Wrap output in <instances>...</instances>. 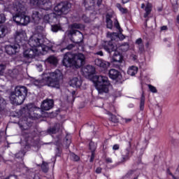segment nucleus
<instances>
[{
  "instance_id": "1",
  "label": "nucleus",
  "mask_w": 179,
  "mask_h": 179,
  "mask_svg": "<svg viewBox=\"0 0 179 179\" xmlns=\"http://www.w3.org/2000/svg\"><path fill=\"white\" fill-rule=\"evenodd\" d=\"M28 44L31 48L24 50L23 52L25 64H30L31 59H34L35 57H38L44 51H47V47L43 44V41L38 36V34L31 36Z\"/></svg>"
},
{
  "instance_id": "2",
  "label": "nucleus",
  "mask_w": 179,
  "mask_h": 179,
  "mask_svg": "<svg viewBox=\"0 0 179 179\" xmlns=\"http://www.w3.org/2000/svg\"><path fill=\"white\" fill-rule=\"evenodd\" d=\"M62 79H64V76L59 70H56L50 73H44L43 74V82L50 87L59 89V85L62 82Z\"/></svg>"
},
{
  "instance_id": "3",
  "label": "nucleus",
  "mask_w": 179,
  "mask_h": 179,
  "mask_svg": "<svg viewBox=\"0 0 179 179\" xmlns=\"http://www.w3.org/2000/svg\"><path fill=\"white\" fill-rule=\"evenodd\" d=\"M94 79L96 80L95 87L99 94H104V93H108L110 92L111 83L107 76H95Z\"/></svg>"
},
{
  "instance_id": "4",
  "label": "nucleus",
  "mask_w": 179,
  "mask_h": 179,
  "mask_svg": "<svg viewBox=\"0 0 179 179\" xmlns=\"http://www.w3.org/2000/svg\"><path fill=\"white\" fill-rule=\"evenodd\" d=\"M27 95V88L24 86H17L15 88V91L11 93L10 100L14 104H23Z\"/></svg>"
},
{
  "instance_id": "5",
  "label": "nucleus",
  "mask_w": 179,
  "mask_h": 179,
  "mask_svg": "<svg viewBox=\"0 0 179 179\" xmlns=\"http://www.w3.org/2000/svg\"><path fill=\"white\" fill-rule=\"evenodd\" d=\"M72 8V4L68 1H62L54 7V12L56 15H65Z\"/></svg>"
},
{
  "instance_id": "6",
  "label": "nucleus",
  "mask_w": 179,
  "mask_h": 179,
  "mask_svg": "<svg viewBox=\"0 0 179 179\" xmlns=\"http://www.w3.org/2000/svg\"><path fill=\"white\" fill-rule=\"evenodd\" d=\"M13 9L16 12L15 15L13 17V21L17 24H22V15L24 13V4L17 2Z\"/></svg>"
},
{
  "instance_id": "7",
  "label": "nucleus",
  "mask_w": 179,
  "mask_h": 179,
  "mask_svg": "<svg viewBox=\"0 0 179 179\" xmlns=\"http://www.w3.org/2000/svg\"><path fill=\"white\" fill-rule=\"evenodd\" d=\"M85 55L82 53H78L76 55H73V66L74 68H80V66H83L85 65Z\"/></svg>"
},
{
  "instance_id": "8",
  "label": "nucleus",
  "mask_w": 179,
  "mask_h": 179,
  "mask_svg": "<svg viewBox=\"0 0 179 179\" xmlns=\"http://www.w3.org/2000/svg\"><path fill=\"white\" fill-rule=\"evenodd\" d=\"M62 64L66 68H71L73 66V54L67 52L64 55Z\"/></svg>"
},
{
  "instance_id": "9",
  "label": "nucleus",
  "mask_w": 179,
  "mask_h": 179,
  "mask_svg": "<svg viewBox=\"0 0 179 179\" xmlns=\"http://www.w3.org/2000/svg\"><path fill=\"white\" fill-rule=\"evenodd\" d=\"M108 73L109 78H110V79H113V80H117V82H120V83H122V82L124 80H122V76L121 75L120 71L116 69H110Z\"/></svg>"
},
{
  "instance_id": "10",
  "label": "nucleus",
  "mask_w": 179,
  "mask_h": 179,
  "mask_svg": "<svg viewBox=\"0 0 179 179\" xmlns=\"http://www.w3.org/2000/svg\"><path fill=\"white\" fill-rule=\"evenodd\" d=\"M15 40L17 44H20V43H23V41H26V40H27V35L26 34V31L22 29L17 31L15 33Z\"/></svg>"
},
{
  "instance_id": "11",
  "label": "nucleus",
  "mask_w": 179,
  "mask_h": 179,
  "mask_svg": "<svg viewBox=\"0 0 179 179\" xmlns=\"http://www.w3.org/2000/svg\"><path fill=\"white\" fill-rule=\"evenodd\" d=\"M19 48H20V44L18 43L7 45L5 47L6 52L8 54V55H15V54L19 51Z\"/></svg>"
},
{
  "instance_id": "12",
  "label": "nucleus",
  "mask_w": 179,
  "mask_h": 179,
  "mask_svg": "<svg viewBox=\"0 0 179 179\" xmlns=\"http://www.w3.org/2000/svg\"><path fill=\"white\" fill-rule=\"evenodd\" d=\"M41 8L43 10H52V5L55 3V0H41Z\"/></svg>"
},
{
  "instance_id": "13",
  "label": "nucleus",
  "mask_w": 179,
  "mask_h": 179,
  "mask_svg": "<svg viewBox=\"0 0 179 179\" xmlns=\"http://www.w3.org/2000/svg\"><path fill=\"white\" fill-rule=\"evenodd\" d=\"M69 34L71 36H75V43L79 44V43H82L83 41V34L78 30H70Z\"/></svg>"
},
{
  "instance_id": "14",
  "label": "nucleus",
  "mask_w": 179,
  "mask_h": 179,
  "mask_svg": "<svg viewBox=\"0 0 179 179\" xmlns=\"http://www.w3.org/2000/svg\"><path fill=\"white\" fill-rule=\"evenodd\" d=\"M54 107V101L52 99L44 100L41 104V108L44 111H48Z\"/></svg>"
},
{
  "instance_id": "15",
  "label": "nucleus",
  "mask_w": 179,
  "mask_h": 179,
  "mask_svg": "<svg viewBox=\"0 0 179 179\" xmlns=\"http://www.w3.org/2000/svg\"><path fill=\"white\" fill-rule=\"evenodd\" d=\"M94 62L96 66H99L100 68H103V69H107V68L110 66V62L106 60H103L101 59H95Z\"/></svg>"
},
{
  "instance_id": "16",
  "label": "nucleus",
  "mask_w": 179,
  "mask_h": 179,
  "mask_svg": "<svg viewBox=\"0 0 179 179\" xmlns=\"http://www.w3.org/2000/svg\"><path fill=\"white\" fill-rule=\"evenodd\" d=\"M103 48L107 52H113V51L116 52L118 50V46L117 45L113 44L112 42L107 43L104 46Z\"/></svg>"
},
{
  "instance_id": "17",
  "label": "nucleus",
  "mask_w": 179,
  "mask_h": 179,
  "mask_svg": "<svg viewBox=\"0 0 179 179\" xmlns=\"http://www.w3.org/2000/svg\"><path fill=\"white\" fill-rule=\"evenodd\" d=\"M22 112L24 113L27 117L30 118V117H31V113H34V108L33 107V105H28L22 109Z\"/></svg>"
},
{
  "instance_id": "18",
  "label": "nucleus",
  "mask_w": 179,
  "mask_h": 179,
  "mask_svg": "<svg viewBox=\"0 0 179 179\" xmlns=\"http://www.w3.org/2000/svg\"><path fill=\"white\" fill-rule=\"evenodd\" d=\"M41 20V14L38 11H34L32 13V22L35 24H38Z\"/></svg>"
},
{
  "instance_id": "19",
  "label": "nucleus",
  "mask_w": 179,
  "mask_h": 179,
  "mask_svg": "<svg viewBox=\"0 0 179 179\" xmlns=\"http://www.w3.org/2000/svg\"><path fill=\"white\" fill-rule=\"evenodd\" d=\"M123 59L124 57L122 56V55L116 50L113 57V62H119L120 64L121 62H122Z\"/></svg>"
},
{
  "instance_id": "20",
  "label": "nucleus",
  "mask_w": 179,
  "mask_h": 179,
  "mask_svg": "<svg viewBox=\"0 0 179 179\" xmlns=\"http://www.w3.org/2000/svg\"><path fill=\"white\" fill-rule=\"evenodd\" d=\"M71 86L73 87H80L82 86V80L78 78H73L71 80Z\"/></svg>"
},
{
  "instance_id": "21",
  "label": "nucleus",
  "mask_w": 179,
  "mask_h": 179,
  "mask_svg": "<svg viewBox=\"0 0 179 179\" xmlns=\"http://www.w3.org/2000/svg\"><path fill=\"white\" fill-rule=\"evenodd\" d=\"M30 23V17L28 15H24V13H22V17H21V24L22 26H26Z\"/></svg>"
},
{
  "instance_id": "22",
  "label": "nucleus",
  "mask_w": 179,
  "mask_h": 179,
  "mask_svg": "<svg viewBox=\"0 0 179 179\" xmlns=\"http://www.w3.org/2000/svg\"><path fill=\"white\" fill-rule=\"evenodd\" d=\"M84 6L88 10L93 9V6H94V0H85Z\"/></svg>"
},
{
  "instance_id": "23",
  "label": "nucleus",
  "mask_w": 179,
  "mask_h": 179,
  "mask_svg": "<svg viewBox=\"0 0 179 179\" xmlns=\"http://www.w3.org/2000/svg\"><path fill=\"white\" fill-rule=\"evenodd\" d=\"M83 72L87 73V75H93L95 72L94 67L93 66L88 65L83 69Z\"/></svg>"
},
{
  "instance_id": "24",
  "label": "nucleus",
  "mask_w": 179,
  "mask_h": 179,
  "mask_svg": "<svg viewBox=\"0 0 179 179\" xmlns=\"http://www.w3.org/2000/svg\"><path fill=\"white\" fill-rule=\"evenodd\" d=\"M128 75H130V76H134V75H136L138 73V67L135 66H132L129 68L127 71Z\"/></svg>"
},
{
  "instance_id": "25",
  "label": "nucleus",
  "mask_w": 179,
  "mask_h": 179,
  "mask_svg": "<svg viewBox=\"0 0 179 179\" xmlns=\"http://www.w3.org/2000/svg\"><path fill=\"white\" fill-rule=\"evenodd\" d=\"M113 15L110 14L106 15V26L108 29H113V21L111 20Z\"/></svg>"
},
{
  "instance_id": "26",
  "label": "nucleus",
  "mask_w": 179,
  "mask_h": 179,
  "mask_svg": "<svg viewBox=\"0 0 179 179\" xmlns=\"http://www.w3.org/2000/svg\"><path fill=\"white\" fill-rule=\"evenodd\" d=\"M117 50H120V51H128L129 50V45L128 43H124V44H118L117 45Z\"/></svg>"
},
{
  "instance_id": "27",
  "label": "nucleus",
  "mask_w": 179,
  "mask_h": 179,
  "mask_svg": "<svg viewBox=\"0 0 179 179\" xmlns=\"http://www.w3.org/2000/svg\"><path fill=\"white\" fill-rule=\"evenodd\" d=\"M145 13L144 14V17H147L150 15V12H152V4L148 3L145 8Z\"/></svg>"
},
{
  "instance_id": "28",
  "label": "nucleus",
  "mask_w": 179,
  "mask_h": 179,
  "mask_svg": "<svg viewBox=\"0 0 179 179\" xmlns=\"http://www.w3.org/2000/svg\"><path fill=\"white\" fill-rule=\"evenodd\" d=\"M47 62L49 64H52V65H57V62H58V59H57V57L54 56H50L47 59Z\"/></svg>"
},
{
  "instance_id": "29",
  "label": "nucleus",
  "mask_w": 179,
  "mask_h": 179,
  "mask_svg": "<svg viewBox=\"0 0 179 179\" xmlns=\"http://www.w3.org/2000/svg\"><path fill=\"white\" fill-rule=\"evenodd\" d=\"M71 30H75V29H85V25L82 24H78V23H74V24H72L71 26Z\"/></svg>"
},
{
  "instance_id": "30",
  "label": "nucleus",
  "mask_w": 179,
  "mask_h": 179,
  "mask_svg": "<svg viewBox=\"0 0 179 179\" xmlns=\"http://www.w3.org/2000/svg\"><path fill=\"white\" fill-rule=\"evenodd\" d=\"M122 159L123 162H125L126 160H128L129 159V150L126 149L123 152H122Z\"/></svg>"
},
{
  "instance_id": "31",
  "label": "nucleus",
  "mask_w": 179,
  "mask_h": 179,
  "mask_svg": "<svg viewBox=\"0 0 179 179\" xmlns=\"http://www.w3.org/2000/svg\"><path fill=\"white\" fill-rule=\"evenodd\" d=\"M145 109V95L142 94L141 97V102H140V110L143 111Z\"/></svg>"
},
{
  "instance_id": "32",
  "label": "nucleus",
  "mask_w": 179,
  "mask_h": 179,
  "mask_svg": "<svg viewBox=\"0 0 179 179\" xmlns=\"http://www.w3.org/2000/svg\"><path fill=\"white\" fill-rule=\"evenodd\" d=\"M116 8H117V9H119V10L121 12V13H123V14L128 13V9L122 7L120 3H117Z\"/></svg>"
},
{
  "instance_id": "33",
  "label": "nucleus",
  "mask_w": 179,
  "mask_h": 179,
  "mask_svg": "<svg viewBox=\"0 0 179 179\" xmlns=\"http://www.w3.org/2000/svg\"><path fill=\"white\" fill-rule=\"evenodd\" d=\"M51 30L54 33H57V31H58L59 30H61V24L52 25Z\"/></svg>"
},
{
  "instance_id": "34",
  "label": "nucleus",
  "mask_w": 179,
  "mask_h": 179,
  "mask_svg": "<svg viewBox=\"0 0 179 179\" xmlns=\"http://www.w3.org/2000/svg\"><path fill=\"white\" fill-rule=\"evenodd\" d=\"M6 34V27H0V38L2 37H5Z\"/></svg>"
},
{
  "instance_id": "35",
  "label": "nucleus",
  "mask_w": 179,
  "mask_h": 179,
  "mask_svg": "<svg viewBox=\"0 0 179 179\" xmlns=\"http://www.w3.org/2000/svg\"><path fill=\"white\" fill-rule=\"evenodd\" d=\"M41 169L44 173H47L48 171V163L43 162Z\"/></svg>"
},
{
  "instance_id": "36",
  "label": "nucleus",
  "mask_w": 179,
  "mask_h": 179,
  "mask_svg": "<svg viewBox=\"0 0 179 179\" xmlns=\"http://www.w3.org/2000/svg\"><path fill=\"white\" fill-rule=\"evenodd\" d=\"M109 115L110 116V120L112 121V122H118V119H117V117L115 115H113L111 114V113L108 112Z\"/></svg>"
},
{
  "instance_id": "37",
  "label": "nucleus",
  "mask_w": 179,
  "mask_h": 179,
  "mask_svg": "<svg viewBox=\"0 0 179 179\" xmlns=\"http://www.w3.org/2000/svg\"><path fill=\"white\" fill-rule=\"evenodd\" d=\"M51 16H52V14H48L44 15L43 17V20L46 22V23H49L50 20L51 19Z\"/></svg>"
},
{
  "instance_id": "38",
  "label": "nucleus",
  "mask_w": 179,
  "mask_h": 179,
  "mask_svg": "<svg viewBox=\"0 0 179 179\" xmlns=\"http://www.w3.org/2000/svg\"><path fill=\"white\" fill-rule=\"evenodd\" d=\"M71 157L72 160H74V162H79V160L80 159L79 157V156L75 155L74 153L71 155Z\"/></svg>"
},
{
  "instance_id": "39",
  "label": "nucleus",
  "mask_w": 179,
  "mask_h": 179,
  "mask_svg": "<svg viewBox=\"0 0 179 179\" xmlns=\"http://www.w3.org/2000/svg\"><path fill=\"white\" fill-rule=\"evenodd\" d=\"M90 149L92 153L94 152V150H96V145H94V143L93 142L90 143Z\"/></svg>"
},
{
  "instance_id": "40",
  "label": "nucleus",
  "mask_w": 179,
  "mask_h": 179,
  "mask_svg": "<svg viewBox=\"0 0 179 179\" xmlns=\"http://www.w3.org/2000/svg\"><path fill=\"white\" fill-rule=\"evenodd\" d=\"M148 87L152 93H156L157 92V89H156L155 87L152 85H148Z\"/></svg>"
},
{
  "instance_id": "41",
  "label": "nucleus",
  "mask_w": 179,
  "mask_h": 179,
  "mask_svg": "<svg viewBox=\"0 0 179 179\" xmlns=\"http://www.w3.org/2000/svg\"><path fill=\"white\" fill-rule=\"evenodd\" d=\"M48 132L49 134H57V132H58V130L57 127H52L48 129Z\"/></svg>"
},
{
  "instance_id": "42",
  "label": "nucleus",
  "mask_w": 179,
  "mask_h": 179,
  "mask_svg": "<svg viewBox=\"0 0 179 179\" xmlns=\"http://www.w3.org/2000/svg\"><path fill=\"white\" fill-rule=\"evenodd\" d=\"M6 68V66H5L3 64L0 65V76L3 75V72H4Z\"/></svg>"
},
{
  "instance_id": "43",
  "label": "nucleus",
  "mask_w": 179,
  "mask_h": 179,
  "mask_svg": "<svg viewBox=\"0 0 179 179\" xmlns=\"http://www.w3.org/2000/svg\"><path fill=\"white\" fill-rule=\"evenodd\" d=\"M6 20V17H5V15L0 14V24L1 23H5Z\"/></svg>"
},
{
  "instance_id": "44",
  "label": "nucleus",
  "mask_w": 179,
  "mask_h": 179,
  "mask_svg": "<svg viewBox=\"0 0 179 179\" xmlns=\"http://www.w3.org/2000/svg\"><path fill=\"white\" fill-rule=\"evenodd\" d=\"M73 47H75L73 44H70L66 48L62 49L61 51L62 52H64V50H72Z\"/></svg>"
},
{
  "instance_id": "45",
  "label": "nucleus",
  "mask_w": 179,
  "mask_h": 179,
  "mask_svg": "<svg viewBox=\"0 0 179 179\" xmlns=\"http://www.w3.org/2000/svg\"><path fill=\"white\" fill-rule=\"evenodd\" d=\"M29 1H30L31 5L38 6V2H39L38 0H29Z\"/></svg>"
},
{
  "instance_id": "46",
  "label": "nucleus",
  "mask_w": 179,
  "mask_h": 179,
  "mask_svg": "<svg viewBox=\"0 0 179 179\" xmlns=\"http://www.w3.org/2000/svg\"><path fill=\"white\" fill-rule=\"evenodd\" d=\"M83 20H84V22L85 23H90V18L87 17L86 15H83Z\"/></svg>"
},
{
  "instance_id": "47",
  "label": "nucleus",
  "mask_w": 179,
  "mask_h": 179,
  "mask_svg": "<svg viewBox=\"0 0 179 179\" xmlns=\"http://www.w3.org/2000/svg\"><path fill=\"white\" fill-rule=\"evenodd\" d=\"M166 174L168 176H171L173 179L174 178V177H176V176H174V175H173V173H171V171H170V169L166 170Z\"/></svg>"
},
{
  "instance_id": "48",
  "label": "nucleus",
  "mask_w": 179,
  "mask_h": 179,
  "mask_svg": "<svg viewBox=\"0 0 179 179\" xmlns=\"http://www.w3.org/2000/svg\"><path fill=\"white\" fill-rule=\"evenodd\" d=\"M34 85L35 86H37L38 87H40V86H41V84L40 83V80H35L34 82Z\"/></svg>"
},
{
  "instance_id": "49",
  "label": "nucleus",
  "mask_w": 179,
  "mask_h": 179,
  "mask_svg": "<svg viewBox=\"0 0 179 179\" xmlns=\"http://www.w3.org/2000/svg\"><path fill=\"white\" fill-rule=\"evenodd\" d=\"M136 43L138 44V45H141L142 44V38H138L136 40Z\"/></svg>"
},
{
  "instance_id": "50",
  "label": "nucleus",
  "mask_w": 179,
  "mask_h": 179,
  "mask_svg": "<svg viewBox=\"0 0 179 179\" xmlns=\"http://www.w3.org/2000/svg\"><path fill=\"white\" fill-rule=\"evenodd\" d=\"M113 150H118L120 149V145L118 144H115L113 147Z\"/></svg>"
},
{
  "instance_id": "51",
  "label": "nucleus",
  "mask_w": 179,
  "mask_h": 179,
  "mask_svg": "<svg viewBox=\"0 0 179 179\" xmlns=\"http://www.w3.org/2000/svg\"><path fill=\"white\" fill-rule=\"evenodd\" d=\"M132 174H134V171H129L127 173V177H131V176H132Z\"/></svg>"
},
{
  "instance_id": "52",
  "label": "nucleus",
  "mask_w": 179,
  "mask_h": 179,
  "mask_svg": "<svg viewBox=\"0 0 179 179\" xmlns=\"http://www.w3.org/2000/svg\"><path fill=\"white\" fill-rule=\"evenodd\" d=\"M93 160H94V152H92V156H91V159H90V162L92 163V162H93Z\"/></svg>"
},
{
  "instance_id": "53",
  "label": "nucleus",
  "mask_w": 179,
  "mask_h": 179,
  "mask_svg": "<svg viewBox=\"0 0 179 179\" xmlns=\"http://www.w3.org/2000/svg\"><path fill=\"white\" fill-rule=\"evenodd\" d=\"M96 173L97 174H100V173H101V168L99 167L96 169Z\"/></svg>"
},
{
  "instance_id": "54",
  "label": "nucleus",
  "mask_w": 179,
  "mask_h": 179,
  "mask_svg": "<svg viewBox=\"0 0 179 179\" xmlns=\"http://www.w3.org/2000/svg\"><path fill=\"white\" fill-rule=\"evenodd\" d=\"M95 55H100V57H103V51L96 52Z\"/></svg>"
},
{
  "instance_id": "55",
  "label": "nucleus",
  "mask_w": 179,
  "mask_h": 179,
  "mask_svg": "<svg viewBox=\"0 0 179 179\" xmlns=\"http://www.w3.org/2000/svg\"><path fill=\"white\" fill-rule=\"evenodd\" d=\"M106 163H113V159L111 158H106Z\"/></svg>"
},
{
  "instance_id": "56",
  "label": "nucleus",
  "mask_w": 179,
  "mask_h": 179,
  "mask_svg": "<svg viewBox=\"0 0 179 179\" xmlns=\"http://www.w3.org/2000/svg\"><path fill=\"white\" fill-rule=\"evenodd\" d=\"M139 45V50L140 51H143V44H141V45Z\"/></svg>"
},
{
  "instance_id": "57",
  "label": "nucleus",
  "mask_w": 179,
  "mask_h": 179,
  "mask_svg": "<svg viewBox=\"0 0 179 179\" xmlns=\"http://www.w3.org/2000/svg\"><path fill=\"white\" fill-rule=\"evenodd\" d=\"M115 27H116V29H120V23H118V22H116L115 24Z\"/></svg>"
},
{
  "instance_id": "58",
  "label": "nucleus",
  "mask_w": 179,
  "mask_h": 179,
  "mask_svg": "<svg viewBox=\"0 0 179 179\" xmlns=\"http://www.w3.org/2000/svg\"><path fill=\"white\" fill-rule=\"evenodd\" d=\"M119 38L120 39V40H124V38H125V36H124V35H119Z\"/></svg>"
},
{
  "instance_id": "59",
  "label": "nucleus",
  "mask_w": 179,
  "mask_h": 179,
  "mask_svg": "<svg viewBox=\"0 0 179 179\" xmlns=\"http://www.w3.org/2000/svg\"><path fill=\"white\" fill-rule=\"evenodd\" d=\"M44 29V28L43 27H41V26H38L37 27V30H41V31H42V30H43Z\"/></svg>"
},
{
  "instance_id": "60",
  "label": "nucleus",
  "mask_w": 179,
  "mask_h": 179,
  "mask_svg": "<svg viewBox=\"0 0 179 179\" xmlns=\"http://www.w3.org/2000/svg\"><path fill=\"white\" fill-rule=\"evenodd\" d=\"M101 2H103V0H98V1H97V5H98V6H100V5H101Z\"/></svg>"
},
{
  "instance_id": "61",
  "label": "nucleus",
  "mask_w": 179,
  "mask_h": 179,
  "mask_svg": "<svg viewBox=\"0 0 179 179\" xmlns=\"http://www.w3.org/2000/svg\"><path fill=\"white\" fill-rule=\"evenodd\" d=\"M161 30H167V26H163L161 27Z\"/></svg>"
},
{
  "instance_id": "62",
  "label": "nucleus",
  "mask_w": 179,
  "mask_h": 179,
  "mask_svg": "<svg viewBox=\"0 0 179 179\" xmlns=\"http://www.w3.org/2000/svg\"><path fill=\"white\" fill-rule=\"evenodd\" d=\"M122 3H128L129 2V0H122Z\"/></svg>"
},
{
  "instance_id": "63",
  "label": "nucleus",
  "mask_w": 179,
  "mask_h": 179,
  "mask_svg": "<svg viewBox=\"0 0 179 179\" xmlns=\"http://www.w3.org/2000/svg\"><path fill=\"white\" fill-rule=\"evenodd\" d=\"M176 20H177V22L179 24V15L177 16Z\"/></svg>"
},
{
  "instance_id": "64",
  "label": "nucleus",
  "mask_w": 179,
  "mask_h": 179,
  "mask_svg": "<svg viewBox=\"0 0 179 179\" xmlns=\"http://www.w3.org/2000/svg\"><path fill=\"white\" fill-rule=\"evenodd\" d=\"M144 8H145V3H142V4H141V8H142V9H144Z\"/></svg>"
}]
</instances>
